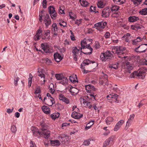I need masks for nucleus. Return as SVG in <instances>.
<instances>
[{
    "label": "nucleus",
    "mask_w": 147,
    "mask_h": 147,
    "mask_svg": "<svg viewBox=\"0 0 147 147\" xmlns=\"http://www.w3.org/2000/svg\"><path fill=\"white\" fill-rule=\"evenodd\" d=\"M86 90L87 92L89 94H88L87 98L89 99H93L95 100V96L96 94L94 91H96V89L91 84H88L85 86Z\"/></svg>",
    "instance_id": "obj_1"
},
{
    "label": "nucleus",
    "mask_w": 147,
    "mask_h": 147,
    "mask_svg": "<svg viewBox=\"0 0 147 147\" xmlns=\"http://www.w3.org/2000/svg\"><path fill=\"white\" fill-rule=\"evenodd\" d=\"M107 23L101 21L95 24L93 28L100 32L103 31L104 29L107 25Z\"/></svg>",
    "instance_id": "obj_2"
},
{
    "label": "nucleus",
    "mask_w": 147,
    "mask_h": 147,
    "mask_svg": "<svg viewBox=\"0 0 147 147\" xmlns=\"http://www.w3.org/2000/svg\"><path fill=\"white\" fill-rule=\"evenodd\" d=\"M115 53L118 55V57L120 58L123 57L125 58L127 57H121L119 55H123L126 52V48L123 47L119 46L115 48Z\"/></svg>",
    "instance_id": "obj_3"
},
{
    "label": "nucleus",
    "mask_w": 147,
    "mask_h": 147,
    "mask_svg": "<svg viewBox=\"0 0 147 147\" xmlns=\"http://www.w3.org/2000/svg\"><path fill=\"white\" fill-rule=\"evenodd\" d=\"M113 57V55L110 51L102 53L100 55V58L101 60L104 61L111 59Z\"/></svg>",
    "instance_id": "obj_4"
},
{
    "label": "nucleus",
    "mask_w": 147,
    "mask_h": 147,
    "mask_svg": "<svg viewBox=\"0 0 147 147\" xmlns=\"http://www.w3.org/2000/svg\"><path fill=\"white\" fill-rule=\"evenodd\" d=\"M72 52L73 54L74 59L75 61L77 60L78 55H81L82 51L81 49L80 50L78 49L76 47H74L72 49Z\"/></svg>",
    "instance_id": "obj_5"
},
{
    "label": "nucleus",
    "mask_w": 147,
    "mask_h": 147,
    "mask_svg": "<svg viewBox=\"0 0 147 147\" xmlns=\"http://www.w3.org/2000/svg\"><path fill=\"white\" fill-rule=\"evenodd\" d=\"M81 49L82 50V49H86V48L90 50L91 51V52H88V53H84L83 52V53L84 54H90L92 53V48L90 47V45L89 44L88 45H87V43L86 41L85 40H83L81 41Z\"/></svg>",
    "instance_id": "obj_6"
},
{
    "label": "nucleus",
    "mask_w": 147,
    "mask_h": 147,
    "mask_svg": "<svg viewBox=\"0 0 147 147\" xmlns=\"http://www.w3.org/2000/svg\"><path fill=\"white\" fill-rule=\"evenodd\" d=\"M39 134L43 136L45 138H48L50 136V132L45 128L42 127L41 130L38 131Z\"/></svg>",
    "instance_id": "obj_7"
},
{
    "label": "nucleus",
    "mask_w": 147,
    "mask_h": 147,
    "mask_svg": "<svg viewBox=\"0 0 147 147\" xmlns=\"http://www.w3.org/2000/svg\"><path fill=\"white\" fill-rule=\"evenodd\" d=\"M41 47L43 51L46 53H51L53 51V47L48 46L47 43H42L41 44Z\"/></svg>",
    "instance_id": "obj_8"
},
{
    "label": "nucleus",
    "mask_w": 147,
    "mask_h": 147,
    "mask_svg": "<svg viewBox=\"0 0 147 147\" xmlns=\"http://www.w3.org/2000/svg\"><path fill=\"white\" fill-rule=\"evenodd\" d=\"M48 9L51 18L54 20L56 19L57 13L54 7L53 6H50L48 7Z\"/></svg>",
    "instance_id": "obj_9"
},
{
    "label": "nucleus",
    "mask_w": 147,
    "mask_h": 147,
    "mask_svg": "<svg viewBox=\"0 0 147 147\" xmlns=\"http://www.w3.org/2000/svg\"><path fill=\"white\" fill-rule=\"evenodd\" d=\"M147 49V44H145L139 46L135 49V51L137 52L142 53L145 52Z\"/></svg>",
    "instance_id": "obj_10"
},
{
    "label": "nucleus",
    "mask_w": 147,
    "mask_h": 147,
    "mask_svg": "<svg viewBox=\"0 0 147 147\" xmlns=\"http://www.w3.org/2000/svg\"><path fill=\"white\" fill-rule=\"evenodd\" d=\"M44 70L41 68H38V69L37 74L38 76L40 77L43 80V82L42 83L41 85H43L45 83V75L44 74Z\"/></svg>",
    "instance_id": "obj_11"
},
{
    "label": "nucleus",
    "mask_w": 147,
    "mask_h": 147,
    "mask_svg": "<svg viewBox=\"0 0 147 147\" xmlns=\"http://www.w3.org/2000/svg\"><path fill=\"white\" fill-rule=\"evenodd\" d=\"M43 21L46 27L48 28L49 26L51 23V21L49 14H46L45 15Z\"/></svg>",
    "instance_id": "obj_12"
},
{
    "label": "nucleus",
    "mask_w": 147,
    "mask_h": 147,
    "mask_svg": "<svg viewBox=\"0 0 147 147\" xmlns=\"http://www.w3.org/2000/svg\"><path fill=\"white\" fill-rule=\"evenodd\" d=\"M42 30L40 28L37 31L36 35L34 37V39L35 40H39L42 36Z\"/></svg>",
    "instance_id": "obj_13"
},
{
    "label": "nucleus",
    "mask_w": 147,
    "mask_h": 147,
    "mask_svg": "<svg viewBox=\"0 0 147 147\" xmlns=\"http://www.w3.org/2000/svg\"><path fill=\"white\" fill-rule=\"evenodd\" d=\"M124 123V121L122 119L117 122L114 127V131H116L118 130Z\"/></svg>",
    "instance_id": "obj_14"
},
{
    "label": "nucleus",
    "mask_w": 147,
    "mask_h": 147,
    "mask_svg": "<svg viewBox=\"0 0 147 147\" xmlns=\"http://www.w3.org/2000/svg\"><path fill=\"white\" fill-rule=\"evenodd\" d=\"M94 63V61H91L88 59H85L81 65L80 67L81 69H84L85 68L84 66L86 65H88L89 64L92 63Z\"/></svg>",
    "instance_id": "obj_15"
},
{
    "label": "nucleus",
    "mask_w": 147,
    "mask_h": 147,
    "mask_svg": "<svg viewBox=\"0 0 147 147\" xmlns=\"http://www.w3.org/2000/svg\"><path fill=\"white\" fill-rule=\"evenodd\" d=\"M118 95L117 94L112 93L108 95L107 96V99L109 100H112L115 102L117 100Z\"/></svg>",
    "instance_id": "obj_16"
},
{
    "label": "nucleus",
    "mask_w": 147,
    "mask_h": 147,
    "mask_svg": "<svg viewBox=\"0 0 147 147\" xmlns=\"http://www.w3.org/2000/svg\"><path fill=\"white\" fill-rule=\"evenodd\" d=\"M110 10L107 8H104L102 11V16L104 18H107L110 15Z\"/></svg>",
    "instance_id": "obj_17"
},
{
    "label": "nucleus",
    "mask_w": 147,
    "mask_h": 147,
    "mask_svg": "<svg viewBox=\"0 0 147 147\" xmlns=\"http://www.w3.org/2000/svg\"><path fill=\"white\" fill-rule=\"evenodd\" d=\"M137 77L139 78L143 79L144 78L145 76V74L143 70L141 69L136 71Z\"/></svg>",
    "instance_id": "obj_18"
},
{
    "label": "nucleus",
    "mask_w": 147,
    "mask_h": 147,
    "mask_svg": "<svg viewBox=\"0 0 147 147\" xmlns=\"http://www.w3.org/2000/svg\"><path fill=\"white\" fill-rule=\"evenodd\" d=\"M71 115L72 117L76 119H80L83 116L82 114H80L76 111L73 112Z\"/></svg>",
    "instance_id": "obj_19"
},
{
    "label": "nucleus",
    "mask_w": 147,
    "mask_h": 147,
    "mask_svg": "<svg viewBox=\"0 0 147 147\" xmlns=\"http://www.w3.org/2000/svg\"><path fill=\"white\" fill-rule=\"evenodd\" d=\"M134 117L135 115L134 114L130 115L129 118L127 122L126 126H128V127H129L131 125V123L134 119Z\"/></svg>",
    "instance_id": "obj_20"
},
{
    "label": "nucleus",
    "mask_w": 147,
    "mask_h": 147,
    "mask_svg": "<svg viewBox=\"0 0 147 147\" xmlns=\"http://www.w3.org/2000/svg\"><path fill=\"white\" fill-rule=\"evenodd\" d=\"M59 99L60 100H62L67 104H69V102L68 99L65 97L62 94H59Z\"/></svg>",
    "instance_id": "obj_21"
},
{
    "label": "nucleus",
    "mask_w": 147,
    "mask_h": 147,
    "mask_svg": "<svg viewBox=\"0 0 147 147\" xmlns=\"http://www.w3.org/2000/svg\"><path fill=\"white\" fill-rule=\"evenodd\" d=\"M54 57L55 61L57 62H60L62 59V57L61 55L57 53L54 54Z\"/></svg>",
    "instance_id": "obj_22"
},
{
    "label": "nucleus",
    "mask_w": 147,
    "mask_h": 147,
    "mask_svg": "<svg viewBox=\"0 0 147 147\" xmlns=\"http://www.w3.org/2000/svg\"><path fill=\"white\" fill-rule=\"evenodd\" d=\"M125 68L126 69L129 73H130V71L133 69V66L132 64H131L129 62H127L126 63L125 66Z\"/></svg>",
    "instance_id": "obj_23"
},
{
    "label": "nucleus",
    "mask_w": 147,
    "mask_h": 147,
    "mask_svg": "<svg viewBox=\"0 0 147 147\" xmlns=\"http://www.w3.org/2000/svg\"><path fill=\"white\" fill-rule=\"evenodd\" d=\"M69 91L71 94L75 95L78 92L79 90L73 87L72 86L70 87Z\"/></svg>",
    "instance_id": "obj_24"
},
{
    "label": "nucleus",
    "mask_w": 147,
    "mask_h": 147,
    "mask_svg": "<svg viewBox=\"0 0 147 147\" xmlns=\"http://www.w3.org/2000/svg\"><path fill=\"white\" fill-rule=\"evenodd\" d=\"M118 63H117L116 64H109L107 65V68L109 69H118Z\"/></svg>",
    "instance_id": "obj_25"
},
{
    "label": "nucleus",
    "mask_w": 147,
    "mask_h": 147,
    "mask_svg": "<svg viewBox=\"0 0 147 147\" xmlns=\"http://www.w3.org/2000/svg\"><path fill=\"white\" fill-rule=\"evenodd\" d=\"M42 111L45 114H49L50 113V111L49 107L46 106H43L42 108Z\"/></svg>",
    "instance_id": "obj_26"
},
{
    "label": "nucleus",
    "mask_w": 147,
    "mask_h": 147,
    "mask_svg": "<svg viewBox=\"0 0 147 147\" xmlns=\"http://www.w3.org/2000/svg\"><path fill=\"white\" fill-rule=\"evenodd\" d=\"M113 119L111 117H108L105 119V122L107 125H109L113 122Z\"/></svg>",
    "instance_id": "obj_27"
},
{
    "label": "nucleus",
    "mask_w": 147,
    "mask_h": 147,
    "mask_svg": "<svg viewBox=\"0 0 147 147\" xmlns=\"http://www.w3.org/2000/svg\"><path fill=\"white\" fill-rule=\"evenodd\" d=\"M139 19V18L136 16H130L128 18V20L131 22H133L138 20Z\"/></svg>",
    "instance_id": "obj_28"
},
{
    "label": "nucleus",
    "mask_w": 147,
    "mask_h": 147,
    "mask_svg": "<svg viewBox=\"0 0 147 147\" xmlns=\"http://www.w3.org/2000/svg\"><path fill=\"white\" fill-rule=\"evenodd\" d=\"M51 144L53 146H58L60 144V143L58 140H51Z\"/></svg>",
    "instance_id": "obj_29"
},
{
    "label": "nucleus",
    "mask_w": 147,
    "mask_h": 147,
    "mask_svg": "<svg viewBox=\"0 0 147 147\" xmlns=\"http://www.w3.org/2000/svg\"><path fill=\"white\" fill-rule=\"evenodd\" d=\"M93 139L91 138L88 139L86 140H84L83 143L82 145L85 146H88L90 144V142L92 141Z\"/></svg>",
    "instance_id": "obj_30"
},
{
    "label": "nucleus",
    "mask_w": 147,
    "mask_h": 147,
    "mask_svg": "<svg viewBox=\"0 0 147 147\" xmlns=\"http://www.w3.org/2000/svg\"><path fill=\"white\" fill-rule=\"evenodd\" d=\"M81 5L84 7H86L89 3L86 0H79Z\"/></svg>",
    "instance_id": "obj_31"
},
{
    "label": "nucleus",
    "mask_w": 147,
    "mask_h": 147,
    "mask_svg": "<svg viewBox=\"0 0 147 147\" xmlns=\"http://www.w3.org/2000/svg\"><path fill=\"white\" fill-rule=\"evenodd\" d=\"M62 80L59 82V83L64 85H65L68 82V80L66 77H63Z\"/></svg>",
    "instance_id": "obj_32"
},
{
    "label": "nucleus",
    "mask_w": 147,
    "mask_h": 147,
    "mask_svg": "<svg viewBox=\"0 0 147 147\" xmlns=\"http://www.w3.org/2000/svg\"><path fill=\"white\" fill-rule=\"evenodd\" d=\"M29 78H28V86L29 88L31 86L32 83V81L33 78L32 75L30 73L29 74Z\"/></svg>",
    "instance_id": "obj_33"
},
{
    "label": "nucleus",
    "mask_w": 147,
    "mask_h": 147,
    "mask_svg": "<svg viewBox=\"0 0 147 147\" xmlns=\"http://www.w3.org/2000/svg\"><path fill=\"white\" fill-rule=\"evenodd\" d=\"M94 121H90L86 125L85 127V130H88L89 129L91 126L93 124Z\"/></svg>",
    "instance_id": "obj_34"
},
{
    "label": "nucleus",
    "mask_w": 147,
    "mask_h": 147,
    "mask_svg": "<svg viewBox=\"0 0 147 147\" xmlns=\"http://www.w3.org/2000/svg\"><path fill=\"white\" fill-rule=\"evenodd\" d=\"M142 38L140 37H138L136 39L132 40L133 44L134 45L136 44L138 42H140L142 40Z\"/></svg>",
    "instance_id": "obj_35"
},
{
    "label": "nucleus",
    "mask_w": 147,
    "mask_h": 147,
    "mask_svg": "<svg viewBox=\"0 0 147 147\" xmlns=\"http://www.w3.org/2000/svg\"><path fill=\"white\" fill-rule=\"evenodd\" d=\"M114 3L118 4H121L124 3L125 2V0H113Z\"/></svg>",
    "instance_id": "obj_36"
},
{
    "label": "nucleus",
    "mask_w": 147,
    "mask_h": 147,
    "mask_svg": "<svg viewBox=\"0 0 147 147\" xmlns=\"http://www.w3.org/2000/svg\"><path fill=\"white\" fill-rule=\"evenodd\" d=\"M52 29V30L55 32L58 31V29L56 23H53V24Z\"/></svg>",
    "instance_id": "obj_37"
},
{
    "label": "nucleus",
    "mask_w": 147,
    "mask_h": 147,
    "mask_svg": "<svg viewBox=\"0 0 147 147\" xmlns=\"http://www.w3.org/2000/svg\"><path fill=\"white\" fill-rule=\"evenodd\" d=\"M59 115L58 113H53L51 115V117L53 119H55L59 117Z\"/></svg>",
    "instance_id": "obj_38"
},
{
    "label": "nucleus",
    "mask_w": 147,
    "mask_h": 147,
    "mask_svg": "<svg viewBox=\"0 0 147 147\" xmlns=\"http://www.w3.org/2000/svg\"><path fill=\"white\" fill-rule=\"evenodd\" d=\"M119 7L115 5H112L111 8V10L112 11H117L119 9Z\"/></svg>",
    "instance_id": "obj_39"
},
{
    "label": "nucleus",
    "mask_w": 147,
    "mask_h": 147,
    "mask_svg": "<svg viewBox=\"0 0 147 147\" xmlns=\"http://www.w3.org/2000/svg\"><path fill=\"white\" fill-rule=\"evenodd\" d=\"M58 22H59V24L61 26H63L64 27L66 26L67 23L62 20H59Z\"/></svg>",
    "instance_id": "obj_40"
},
{
    "label": "nucleus",
    "mask_w": 147,
    "mask_h": 147,
    "mask_svg": "<svg viewBox=\"0 0 147 147\" xmlns=\"http://www.w3.org/2000/svg\"><path fill=\"white\" fill-rule=\"evenodd\" d=\"M63 77V76L60 74H57L55 75V77L58 80H61Z\"/></svg>",
    "instance_id": "obj_41"
},
{
    "label": "nucleus",
    "mask_w": 147,
    "mask_h": 147,
    "mask_svg": "<svg viewBox=\"0 0 147 147\" xmlns=\"http://www.w3.org/2000/svg\"><path fill=\"white\" fill-rule=\"evenodd\" d=\"M140 13L143 15H146L147 14V8H145L142 9L140 11Z\"/></svg>",
    "instance_id": "obj_42"
},
{
    "label": "nucleus",
    "mask_w": 147,
    "mask_h": 147,
    "mask_svg": "<svg viewBox=\"0 0 147 147\" xmlns=\"http://www.w3.org/2000/svg\"><path fill=\"white\" fill-rule=\"evenodd\" d=\"M97 5L98 7L100 8H103L104 6L103 2L101 1H98Z\"/></svg>",
    "instance_id": "obj_43"
},
{
    "label": "nucleus",
    "mask_w": 147,
    "mask_h": 147,
    "mask_svg": "<svg viewBox=\"0 0 147 147\" xmlns=\"http://www.w3.org/2000/svg\"><path fill=\"white\" fill-rule=\"evenodd\" d=\"M115 138V136H111L109 137L108 139H107L106 140H107V141L110 144L111 143L113 142V141L114 140Z\"/></svg>",
    "instance_id": "obj_44"
},
{
    "label": "nucleus",
    "mask_w": 147,
    "mask_h": 147,
    "mask_svg": "<svg viewBox=\"0 0 147 147\" xmlns=\"http://www.w3.org/2000/svg\"><path fill=\"white\" fill-rule=\"evenodd\" d=\"M81 104L83 103L85 105H86L87 106H88V105L90 104V102H88L87 100H84V99H81Z\"/></svg>",
    "instance_id": "obj_45"
},
{
    "label": "nucleus",
    "mask_w": 147,
    "mask_h": 147,
    "mask_svg": "<svg viewBox=\"0 0 147 147\" xmlns=\"http://www.w3.org/2000/svg\"><path fill=\"white\" fill-rule=\"evenodd\" d=\"M11 130L12 133H16L17 130L16 126L14 125H11Z\"/></svg>",
    "instance_id": "obj_46"
},
{
    "label": "nucleus",
    "mask_w": 147,
    "mask_h": 147,
    "mask_svg": "<svg viewBox=\"0 0 147 147\" xmlns=\"http://www.w3.org/2000/svg\"><path fill=\"white\" fill-rule=\"evenodd\" d=\"M44 100L46 104L49 105V104H50L51 101L50 100V98H47L46 97H45L44 98Z\"/></svg>",
    "instance_id": "obj_47"
},
{
    "label": "nucleus",
    "mask_w": 147,
    "mask_h": 147,
    "mask_svg": "<svg viewBox=\"0 0 147 147\" xmlns=\"http://www.w3.org/2000/svg\"><path fill=\"white\" fill-rule=\"evenodd\" d=\"M101 76L102 78L105 79V81L107 80L108 77L107 75L104 73L103 72H102Z\"/></svg>",
    "instance_id": "obj_48"
},
{
    "label": "nucleus",
    "mask_w": 147,
    "mask_h": 147,
    "mask_svg": "<svg viewBox=\"0 0 147 147\" xmlns=\"http://www.w3.org/2000/svg\"><path fill=\"white\" fill-rule=\"evenodd\" d=\"M142 1V0H133L134 4L136 6L140 4Z\"/></svg>",
    "instance_id": "obj_49"
},
{
    "label": "nucleus",
    "mask_w": 147,
    "mask_h": 147,
    "mask_svg": "<svg viewBox=\"0 0 147 147\" xmlns=\"http://www.w3.org/2000/svg\"><path fill=\"white\" fill-rule=\"evenodd\" d=\"M137 71H134L133 72L130 76V78H135L136 76H137Z\"/></svg>",
    "instance_id": "obj_50"
},
{
    "label": "nucleus",
    "mask_w": 147,
    "mask_h": 147,
    "mask_svg": "<svg viewBox=\"0 0 147 147\" xmlns=\"http://www.w3.org/2000/svg\"><path fill=\"white\" fill-rule=\"evenodd\" d=\"M20 78L18 77H15L14 78V84L15 86H17L18 85V82Z\"/></svg>",
    "instance_id": "obj_51"
},
{
    "label": "nucleus",
    "mask_w": 147,
    "mask_h": 147,
    "mask_svg": "<svg viewBox=\"0 0 147 147\" xmlns=\"http://www.w3.org/2000/svg\"><path fill=\"white\" fill-rule=\"evenodd\" d=\"M50 100L51 101L50 104H49V105L51 106L53 104L55 103V101L52 97H51V98H50Z\"/></svg>",
    "instance_id": "obj_52"
},
{
    "label": "nucleus",
    "mask_w": 147,
    "mask_h": 147,
    "mask_svg": "<svg viewBox=\"0 0 147 147\" xmlns=\"http://www.w3.org/2000/svg\"><path fill=\"white\" fill-rule=\"evenodd\" d=\"M82 20L81 19L79 20H76L75 22V24L77 25L78 26H79V25L82 22Z\"/></svg>",
    "instance_id": "obj_53"
},
{
    "label": "nucleus",
    "mask_w": 147,
    "mask_h": 147,
    "mask_svg": "<svg viewBox=\"0 0 147 147\" xmlns=\"http://www.w3.org/2000/svg\"><path fill=\"white\" fill-rule=\"evenodd\" d=\"M44 13L42 11H41L39 15V20L40 21V22H41V20L42 19V17L43 16V15H44Z\"/></svg>",
    "instance_id": "obj_54"
},
{
    "label": "nucleus",
    "mask_w": 147,
    "mask_h": 147,
    "mask_svg": "<svg viewBox=\"0 0 147 147\" xmlns=\"http://www.w3.org/2000/svg\"><path fill=\"white\" fill-rule=\"evenodd\" d=\"M70 32H71V35L70 36V37L71 39L72 40H76L74 36V33L72 32V31L70 30Z\"/></svg>",
    "instance_id": "obj_55"
},
{
    "label": "nucleus",
    "mask_w": 147,
    "mask_h": 147,
    "mask_svg": "<svg viewBox=\"0 0 147 147\" xmlns=\"http://www.w3.org/2000/svg\"><path fill=\"white\" fill-rule=\"evenodd\" d=\"M110 36V34L109 32H107L105 34L104 36L105 38H109Z\"/></svg>",
    "instance_id": "obj_56"
},
{
    "label": "nucleus",
    "mask_w": 147,
    "mask_h": 147,
    "mask_svg": "<svg viewBox=\"0 0 147 147\" xmlns=\"http://www.w3.org/2000/svg\"><path fill=\"white\" fill-rule=\"evenodd\" d=\"M47 1L46 0H43L42 1V6L44 8H46L47 7L46 5H47Z\"/></svg>",
    "instance_id": "obj_57"
},
{
    "label": "nucleus",
    "mask_w": 147,
    "mask_h": 147,
    "mask_svg": "<svg viewBox=\"0 0 147 147\" xmlns=\"http://www.w3.org/2000/svg\"><path fill=\"white\" fill-rule=\"evenodd\" d=\"M135 27L136 28V30H138L142 28V26L141 25H140L138 24H135Z\"/></svg>",
    "instance_id": "obj_58"
},
{
    "label": "nucleus",
    "mask_w": 147,
    "mask_h": 147,
    "mask_svg": "<svg viewBox=\"0 0 147 147\" xmlns=\"http://www.w3.org/2000/svg\"><path fill=\"white\" fill-rule=\"evenodd\" d=\"M41 92L40 88H36L35 93L36 94L40 93Z\"/></svg>",
    "instance_id": "obj_59"
},
{
    "label": "nucleus",
    "mask_w": 147,
    "mask_h": 147,
    "mask_svg": "<svg viewBox=\"0 0 147 147\" xmlns=\"http://www.w3.org/2000/svg\"><path fill=\"white\" fill-rule=\"evenodd\" d=\"M109 144L106 140L103 143V147H107Z\"/></svg>",
    "instance_id": "obj_60"
},
{
    "label": "nucleus",
    "mask_w": 147,
    "mask_h": 147,
    "mask_svg": "<svg viewBox=\"0 0 147 147\" xmlns=\"http://www.w3.org/2000/svg\"><path fill=\"white\" fill-rule=\"evenodd\" d=\"M44 33H45V35L46 36H48L50 33V31L49 30H46L44 31Z\"/></svg>",
    "instance_id": "obj_61"
},
{
    "label": "nucleus",
    "mask_w": 147,
    "mask_h": 147,
    "mask_svg": "<svg viewBox=\"0 0 147 147\" xmlns=\"http://www.w3.org/2000/svg\"><path fill=\"white\" fill-rule=\"evenodd\" d=\"M47 64H50L52 63L51 60L48 58H46L45 59Z\"/></svg>",
    "instance_id": "obj_62"
},
{
    "label": "nucleus",
    "mask_w": 147,
    "mask_h": 147,
    "mask_svg": "<svg viewBox=\"0 0 147 147\" xmlns=\"http://www.w3.org/2000/svg\"><path fill=\"white\" fill-rule=\"evenodd\" d=\"M67 137V135H65V134H62L61 136L60 137V138H61L63 140L65 141V138H66V137Z\"/></svg>",
    "instance_id": "obj_63"
},
{
    "label": "nucleus",
    "mask_w": 147,
    "mask_h": 147,
    "mask_svg": "<svg viewBox=\"0 0 147 147\" xmlns=\"http://www.w3.org/2000/svg\"><path fill=\"white\" fill-rule=\"evenodd\" d=\"M96 10V8L95 7L91 6L90 7V11H95Z\"/></svg>",
    "instance_id": "obj_64"
}]
</instances>
